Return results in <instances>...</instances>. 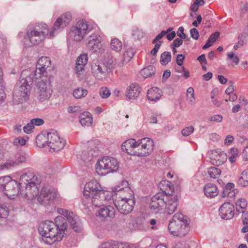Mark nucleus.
<instances>
[{"mask_svg":"<svg viewBox=\"0 0 248 248\" xmlns=\"http://www.w3.org/2000/svg\"><path fill=\"white\" fill-rule=\"evenodd\" d=\"M71 20V14L70 12H67L57 19L53 26L50 30L46 24L45 23L40 24L27 33L24 45L26 46H31L41 43L46 38L54 37L55 33L59 32L64 29Z\"/></svg>","mask_w":248,"mask_h":248,"instance_id":"f257e3e1","label":"nucleus"},{"mask_svg":"<svg viewBox=\"0 0 248 248\" xmlns=\"http://www.w3.org/2000/svg\"><path fill=\"white\" fill-rule=\"evenodd\" d=\"M55 222L46 221L41 222L38 228V231L42 236V241L45 243L52 245L55 242L60 241L65 235L67 229L66 219L62 216L55 218Z\"/></svg>","mask_w":248,"mask_h":248,"instance_id":"f03ea898","label":"nucleus"},{"mask_svg":"<svg viewBox=\"0 0 248 248\" xmlns=\"http://www.w3.org/2000/svg\"><path fill=\"white\" fill-rule=\"evenodd\" d=\"M82 202L85 206L92 204L95 207H100L111 200L112 193L105 190L96 180H92L86 184L83 190Z\"/></svg>","mask_w":248,"mask_h":248,"instance_id":"7ed1b4c3","label":"nucleus"},{"mask_svg":"<svg viewBox=\"0 0 248 248\" xmlns=\"http://www.w3.org/2000/svg\"><path fill=\"white\" fill-rule=\"evenodd\" d=\"M34 73L33 70H23L15 86L13 94V103L21 104L29 99Z\"/></svg>","mask_w":248,"mask_h":248,"instance_id":"20e7f679","label":"nucleus"},{"mask_svg":"<svg viewBox=\"0 0 248 248\" xmlns=\"http://www.w3.org/2000/svg\"><path fill=\"white\" fill-rule=\"evenodd\" d=\"M39 183L37 177L31 172L22 175L19 179L20 195L29 200L32 199L38 193L37 185Z\"/></svg>","mask_w":248,"mask_h":248,"instance_id":"39448f33","label":"nucleus"},{"mask_svg":"<svg viewBox=\"0 0 248 248\" xmlns=\"http://www.w3.org/2000/svg\"><path fill=\"white\" fill-rule=\"evenodd\" d=\"M168 229L170 233L175 236L182 237L189 231L187 217L181 213H177L170 220Z\"/></svg>","mask_w":248,"mask_h":248,"instance_id":"423d86ee","label":"nucleus"},{"mask_svg":"<svg viewBox=\"0 0 248 248\" xmlns=\"http://www.w3.org/2000/svg\"><path fill=\"white\" fill-rule=\"evenodd\" d=\"M127 195L123 194L121 197L116 199L115 202L111 198L108 202L112 201L113 204L116 207L118 211L123 214H127L130 213L135 205L134 193L131 188H127Z\"/></svg>","mask_w":248,"mask_h":248,"instance_id":"0eeeda50","label":"nucleus"},{"mask_svg":"<svg viewBox=\"0 0 248 248\" xmlns=\"http://www.w3.org/2000/svg\"><path fill=\"white\" fill-rule=\"evenodd\" d=\"M119 168L117 160L112 157L104 156L98 159L96 164V170L102 175L116 171Z\"/></svg>","mask_w":248,"mask_h":248,"instance_id":"6e6552de","label":"nucleus"},{"mask_svg":"<svg viewBox=\"0 0 248 248\" xmlns=\"http://www.w3.org/2000/svg\"><path fill=\"white\" fill-rule=\"evenodd\" d=\"M36 88L37 98L41 102L47 100L53 92L51 81L47 78L39 81L36 84Z\"/></svg>","mask_w":248,"mask_h":248,"instance_id":"1a4fd4ad","label":"nucleus"},{"mask_svg":"<svg viewBox=\"0 0 248 248\" xmlns=\"http://www.w3.org/2000/svg\"><path fill=\"white\" fill-rule=\"evenodd\" d=\"M65 144V141L60 137L56 131L51 130L47 133V145L54 151H60Z\"/></svg>","mask_w":248,"mask_h":248,"instance_id":"9d476101","label":"nucleus"},{"mask_svg":"<svg viewBox=\"0 0 248 248\" xmlns=\"http://www.w3.org/2000/svg\"><path fill=\"white\" fill-rule=\"evenodd\" d=\"M107 65L104 63L93 62L91 65L92 73L94 76L98 79H102L106 76L107 68H113L115 65L114 61L111 59L106 62Z\"/></svg>","mask_w":248,"mask_h":248,"instance_id":"9b49d317","label":"nucleus"},{"mask_svg":"<svg viewBox=\"0 0 248 248\" xmlns=\"http://www.w3.org/2000/svg\"><path fill=\"white\" fill-rule=\"evenodd\" d=\"M89 31V26L85 20H80L72 27L71 36L77 42L81 41Z\"/></svg>","mask_w":248,"mask_h":248,"instance_id":"f8f14e48","label":"nucleus"},{"mask_svg":"<svg viewBox=\"0 0 248 248\" xmlns=\"http://www.w3.org/2000/svg\"><path fill=\"white\" fill-rule=\"evenodd\" d=\"M57 196L58 193L55 190L44 187L37 198V201L41 204L47 205L53 203Z\"/></svg>","mask_w":248,"mask_h":248,"instance_id":"ddd939ff","label":"nucleus"},{"mask_svg":"<svg viewBox=\"0 0 248 248\" xmlns=\"http://www.w3.org/2000/svg\"><path fill=\"white\" fill-rule=\"evenodd\" d=\"M51 65V61L48 57H42L40 58L37 62L36 69H28L26 70H33L34 75L33 79L35 78L37 79L41 78L42 76L46 73V69Z\"/></svg>","mask_w":248,"mask_h":248,"instance_id":"4468645a","label":"nucleus"},{"mask_svg":"<svg viewBox=\"0 0 248 248\" xmlns=\"http://www.w3.org/2000/svg\"><path fill=\"white\" fill-rule=\"evenodd\" d=\"M57 211L59 214L66 218L75 232H80L81 231L82 228L80 225L78 217L73 212L63 208H58Z\"/></svg>","mask_w":248,"mask_h":248,"instance_id":"2eb2a0df","label":"nucleus"},{"mask_svg":"<svg viewBox=\"0 0 248 248\" xmlns=\"http://www.w3.org/2000/svg\"><path fill=\"white\" fill-rule=\"evenodd\" d=\"M87 40V47L92 53H100L103 50L101 37L98 34L93 33L91 35Z\"/></svg>","mask_w":248,"mask_h":248,"instance_id":"dca6fc26","label":"nucleus"},{"mask_svg":"<svg viewBox=\"0 0 248 248\" xmlns=\"http://www.w3.org/2000/svg\"><path fill=\"white\" fill-rule=\"evenodd\" d=\"M19 183L16 180H13L9 183L2 191L5 195L10 199H15L20 195Z\"/></svg>","mask_w":248,"mask_h":248,"instance_id":"f3484780","label":"nucleus"},{"mask_svg":"<svg viewBox=\"0 0 248 248\" xmlns=\"http://www.w3.org/2000/svg\"><path fill=\"white\" fill-rule=\"evenodd\" d=\"M178 200L177 193L165 195V205L167 214L170 215L176 211L178 205Z\"/></svg>","mask_w":248,"mask_h":248,"instance_id":"a211bd4d","label":"nucleus"},{"mask_svg":"<svg viewBox=\"0 0 248 248\" xmlns=\"http://www.w3.org/2000/svg\"><path fill=\"white\" fill-rule=\"evenodd\" d=\"M234 206L229 202H224L219 209V215L224 219H231L234 215Z\"/></svg>","mask_w":248,"mask_h":248,"instance_id":"6ab92c4d","label":"nucleus"},{"mask_svg":"<svg viewBox=\"0 0 248 248\" xmlns=\"http://www.w3.org/2000/svg\"><path fill=\"white\" fill-rule=\"evenodd\" d=\"M212 163L217 166L222 165L227 160V156L225 153L219 150H213L210 154Z\"/></svg>","mask_w":248,"mask_h":248,"instance_id":"aec40b11","label":"nucleus"},{"mask_svg":"<svg viewBox=\"0 0 248 248\" xmlns=\"http://www.w3.org/2000/svg\"><path fill=\"white\" fill-rule=\"evenodd\" d=\"M165 195L163 193H158L154 196L151 201L150 208L159 211L165 205Z\"/></svg>","mask_w":248,"mask_h":248,"instance_id":"412c9836","label":"nucleus"},{"mask_svg":"<svg viewBox=\"0 0 248 248\" xmlns=\"http://www.w3.org/2000/svg\"><path fill=\"white\" fill-rule=\"evenodd\" d=\"M107 202L110 204H113L112 201H110V203L107 202L106 203L102 204L103 206L101 207L97 212L98 216L100 217L105 218L108 217H111L114 216L115 213V209L113 206L112 205H107Z\"/></svg>","mask_w":248,"mask_h":248,"instance_id":"4be33fe9","label":"nucleus"},{"mask_svg":"<svg viewBox=\"0 0 248 248\" xmlns=\"http://www.w3.org/2000/svg\"><path fill=\"white\" fill-rule=\"evenodd\" d=\"M26 157L25 155L20 154L16 160H9L0 165V170H8L18 165L20 163L25 162Z\"/></svg>","mask_w":248,"mask_h":248,"instance_id":"5701e85b","label":"nucleus"},{"mask_svg":"<svg viewBox=\"0 0 248 248\" xmlns=\"http://www.w3.org/2000/svg\"><path fill=\"white\" fill-rule=\"evenodd\" d=\"M144 156L150 155L154 149V142L149 138H144L140 140Z\"/></svg>","mask_w":248,"mask_h":248,"instance_id":"b1692460","label":"nucleus"},{"mask_svg":"<svg viewBox=\"0 0 248 248\" xmlns=\"http://www.w3.org/2000/svg\"><path fill=\"white\" fill-rule=\"evenodd\" d=\"M88 60V55L86 53L80 54L77 58L75 69L76 73L78 76L84 70V67L87 63Z\"/></svg>","mask_w":248,"mask_h":248,"instance_id":"393cba45","label":"nucleus"},{"mask_svg":"<svg viewBox=\"0 0 248 248\" xmlns=\"http://www.w3.org/2000/svg\"><path fill=\"white\" fill-rule=\"evenodd\" d=\"M137 145V140L131 139L125 140L122 145V149L128 154L134 155Z\"/></svg>","mask_w":248,"mask_h":248,"instance_id":"a878e982","label":"nucleus"},{"mask_svg":"<svg viewBox=\"0 0 248 248\" xmlns=\"http://www.w3.org/2000/svg\"><path fill=\"white\" fill-rule=\"evenodd\" d=\"M140 93V87L137 84H131L127 88L126 96L129 99H135Z\"/></svg>","mask_w":248,"mask_h":248,"instance_id":"bb28decb","label":"nucleus"},{"mask_svg":"<svg viewBox=\"0 0 248 248\" xmlns=\"http://www.w3.org/2000/svg\"><path fill=\"white\" fill-rule=\"evenodd\" d=\"M161 90L157 87H153L148 90L147 93L148 99L152 102L158 101L162 96Z\"/></svg>","mask_w":248,"mask_h":248,"instance_id":"cd10ccee","label":"nucleus"},{"mask_svg":"<svg viewBox=\"0 0 248 248\" xmlns=\"http://www.w3.org/2000/svg\"><path fill=\"white\" fill-rule=\"evenodd\" d=\"M159 187L164 195H170L172 194L177 193L174 190V186L168 181H162L159 184Z\"/></svg>","mask_w":248,"mask_h":248,"instance_id":"c85d7f7f","label":"nucleus"},{"mask_svg":"<svg viewBox=\"0 0 248 248\" xmlns=\"http://www.w3.org/2000/svg\"><path fill=\"white\" fill-rule=\"evenodd\" d=\"M205 195L210 198L217 196L218 194L217 186L213 184L209 183L205 185L203 189Z\"/></svg>","mask_w":248,"mask_h":248,"instance_id":"c756f323","label":"nucleus"},{"mask_svg":"<svg viewBox=\"0 0 248 248\" xmlns=\"http://www.w3.org/2000/svg\"><path fill=\"white\" fill-rule=\"evenodd\" d=\"M79 122L83 126H90L93 124V118L89 112L85 111L81 113L79 117Z\"/></svg>","mask_w":248,"mask_h":248,"instance_id":"7c9ffc66","label":"nucleus"},{"mask_svg":"<svg viewBox=\"0 0 248 248\" xmlns=\"http://www.w3.org/2000/svg\"><path fill=\"white\" fill-rule=\"evenodd\" d=\"M98 248H131L125 244H117L114 241H108L102 243Z\"/></svg>","mask_w":248,"mask_h":248,"instance_id":"2f4dec72","label":"nucleus"},{"mask_svg":"<svg viewBox=\"0 0 248 248\" xmlns=\"http://www.w3.org/2000/svg\"><path fill=\"white\" fill-rule=\"evenodd\" d=\"M128 183L126 180H123L120 184L116 186L115 187V191L116 192H120V195L123 194L127 195V188H130L128 186Z\"/></svg>","mask_w":248,"mask_h":248,"instance_id":"473e14b6","label":"nucleus"},{"mask_svg":"<svg viewBox=\"0 0 248 248\" xmlns=\"http://www.w3.org/2000/svg\"><path fill=\"white\" fill-rule=\"evenodd\" d=\"M88 93L87 90L81 87H78L73 91V94L75 98L77 99H81L85 96Z\"/></svg>","mask_w":248,"mask_h":248,"instance_id":"72a5a7b5","label":"nucleus"},{"mask_svg":"<svg viewBox=\"0 0 248 248\" xmlns=\"http://www.w3.org/2000/svg\"><path fill=\"white\" fill-rule=\"evenodd\" d=\"M155 72V67L152 65H150L141 70L140 71V74L143 77V78H146L154 75Z\"/></svg>","mask_w":248,"mask_h":248,"instance_id":"f704fd0d","label":"nucleus"},{"mask_svg":"<svg viewBox=\"0 0 248 248\" xmlns=\"http://www.w3.org/2000/svg\"><path fill=\"white\" fill-rule=\"evenodd\" d=\"M238 184L242 186L245 187L248 186V169L244 170L241 176L239 177Z\"/></svg>","mask_w":248,"mask_h":248,"instance_id":"c9c22d12","label":"nucleus"},{"mask_svg":"<svg viewBox=\"0 0 248 248\" xmlns=\"http://www.w3.org/2000/svg\"><path fill=\"white\" fill-rule=\"evenodd\" d=\"M219 35L220 33L218 31H216L212 33L209 37L206 44L203 46L202 49H205L211 46L217 40Z\"/></svg>","mask_w":248,"mask_h":248,"instance_id":"e433bc0d","label":"nucleus"},{"mask_svg":"<svg viewBox=\"0 0 248 248\" xmlns=\"http://www.w3.org/2000/svg\"><path fill=\"white\" fill-rule=\"evenodd\" d=\"M134 54L135 51L134 49L132 48H128L123 54V63L122 65L129 62L130 60L132 58ZM120 65L121 66V64H120Z\"/></svg>","mask_w":248,"mask_h":248,"instance_id":"4c0bfd02","label":"nucleus"},{"mask_svg":"<svg viewBox=\"0 0 248 248\" xmlns=\"http://www.w3.org/2000/svg\"><path fill=\"white\" fill-rule=\"evenodd\" d=\"M110 47L112 50L115 52H120L123 48V44L122 42L117 38L111 39L110 42Z\"/></svg>","mask_w":248,"mask_h":248,"instance_id":"58836bf2","label":"nucleus"},{"mask_svg":"<svg viewBox=\"0 0 248 248\" xmlns=\"http://www.w3.org/2000/svg\"><path fill=\"white\" fill-rule=\"evenodd\" d=\"M207 172L211 178L217 179L220 175L221 171L220 169L216 167H212L209 168Z\"/></svg>","mask_w":248,"mask_h":248,"instance_id":"ea45409f","label":"nucleus"},{"mask_svg":"<svg viewBox=\"0 0 248 248\" xmlns=\"http://www.w3.org/2000/svg\"><path fill=\"white\" fill-rule=\"evenodd\" d=\"M36 143L39 147H44L47 145V138L43 135H38L36 138Z\"/></svg>","mask_w":248,"mask_h":248,"instance_id":"a19ab883","label":"nucleus"},{"mask_svg":"<svg viewBox=\"0 0 248 248\" xmlns=\"http://www.w3.org/2000/svg\"><path fill=\"white\" fill-rule=\"evenodd\" d=\"M171 54L169 52H164L161 55L160 57V63L163 65H165L168 63L171 60Z\"/></svg>","mask_w":248,"mask_h":248,"instance_id":"79ce46f5","label":"nucleus"},{"mask_svg":"<svg viewBox=\"0 0 248 248\" xmlns=\"http://www.w3.org/2000/svg\"><path fill=\"white\" fill-rule=\"evenodd\" d=\"M13 180L9 176L0 177V189L3 190L6 185L11 182Z\"/></svg>","mask_w":248,"mask_h":248,"instance_id":"37998d69","label":"nucleus"},{"mask_svg":"<svg viewBox=\"0 0 248 248\" xmlns=\"http://www.w3.org/2000/svg\"><path fill=\"white\" fill-rule=\"evenodd\" d=\"M9 210L5 204L0 203V218H5L9 215Z\"/></svg>","mask_w":248,"mask_h":248,"instance_id":"c03bdc74","label":"nucleus"},{"mask_svg":"<svg viewBox=\"0 0 248 248\" xmlns=\"http://www.w3.org/2000/svg\"><path fill=\"white\" fill-rule=\"evenodd\" d=\"M186 98L191 105L194 104V91L192 87H189L187 89L186 92Z\"/></svg>","mask_w":248,"mask_h":248,"instance_id":"a18cd8bd","label":"nucleus"},{"mask_svg":"<svg viewBox=\"0 0 248 248\" xmlns=\"http://www.w3.org/2000/svg\"><path fill=\"white\" fill-rule=\"evenodd\" d=\"M144 34L141 30L137 27L132 29V36L135 39L140 40L143 37Z\"/></svg>","mask_w":248,"mask_h":248,"instance_id":"49530a36","label":"nucleus"},{"mask_svg":"<svg viewBox=\"0 0 248 248\" xmlns=\"http://www.w3.org/2000/svg\"><path fill=\"white\" fill-rule=\"evenodd\" d=\"M134 155L139 157L144 156L140 143V140L137 141V145L136 146V149Z\"/></svg>","mask_w":248,"mask_h":248,"instance_id":"de8ad7c7","label":"nucleus"},{"mask_svg":"<svg viewBox=\"0 0 248 248\" xmlns=\"http://www.w3.org/2000/svg\"><path fill=\"white\" fill-rule=\"evenodd\" d=\"M172 30V28H170L166 31H161V32L159 34H158L156 36V37L153 40V43L155 44L157 43H159V41H161L160 40L162 39V38L165 35H166L168 33H169Z\"/></svg>","mask_w":248,"mask_h":248,"instance_id":"09e8293b","label":"nucleus"},{"mask_svg":"<svg viewBox=\"0 0 248 248\" xmlns=\"http://www.w3.org/2000/svg\"><path fill=\"white\" fill-rule=\"evenodd\" d=\"M99 93L100 96L104 99L108 98L110 95V90L105 87H101Z\"/></svg>","mask_w":248,"mask_h":248,"instance_id":"8fccbe9b","label":"nucleus"},{"mask_svg":"<svg viewBox=\"0 0 248 248\" xmlns=\"http://www.w3.org/2000/svg\"><path fill=\"white\" fill-rule=\"evenodd\" d=\"M236 209H245L247 206V202L245 199L240 198L236 202Z\"/></svg>","mask_w":248,"mask_h":248,"instance_id":"3c124183","label":"nucleus"},{"mask_svg":"<svg viewBox=\"0 0 248 248\" xmlns=\"http://www.w3.org/2000/svg\"><path fill=\"white\" fill-rule=\"evenodd\" d=\"M237 155V150L235 149H232L230 151L228 159L231 163H234L236 160Z\"/></svg>","mask_w":248,"mask_h":248,"instance_id":"603ef678","label":"nucleus"},{"mask_svg":"<svg viewBox=\"0 0 248 248\" xmlns=\"http://www.w3.org/2000/svg\"><path fill=\"white\" fill-rule=\"evenodd\" d=\"M194 131V127L189 126L184 128L181 131V133L184 136L187 137L193 133Z\"/></svg>","mask_w":248,"mask_h":248,"instance_id":"864d4df0","label":"nucleus"},{"mask_svg":"<svg viewBox=\"0 0 248 248\" xmlns=\"http://www.w3.org/2000/svg\"><path fill=\"white\" fill-rule=\"evenodd\" d=\"M228 58L232 60L236 65L238 64L239 62V59L237 56L234 55L233 52H229L227 54Z\"/></svg>","mask_w":248,"mask_h":248,"instance_id":"5fc2aeb1","label":"nucleus"},{"mask_svg":"<svg viewBox=\"0 0 248 248\" xmlns=\"http://www.w3.org/2000/svg\"><path fill=\"white\" fill-rule=\"evenodd\" d=\"M184 28L183 27H180L177 31V35L181 39L189 40V38L187 37L186 35L184 32Z\"/></svg>","mask_w":248,"mask_h":248,"instance_id":"6e6d98bb","label":"nucleus"},{"mask_svg":"<svg viewBox=\"0 0 248 248\" xmlns=\"http://www.w3.org/2000/svg\"><path fill=\"white\" fill-rule=\"evenodd\" d=\"M27 140L22 138H18L15 139L13 143L14 145L16 146H23L26 144V142Z\"/></svg>","mask_w":248,"mask_h":248,"instance_id":"4d7b16f0","label":"nucleus"},{"mask_svg":"<svg viewBox=\"0 0 248 248\" xmlns=\"http://www.w3.org/2000/svg\"><path fill=\"white\" fill-rule=\"evenodd\" d=\"M30 122H31V124H32L34 127L35 126L41 125L44 123L43 119L38 118L32 119Z\"/></svg>","mask_w":248,"mask_h":248,"instance_id":"13d9d810","label":"nucleus"},{"mask_svg":"<svg viewBox=\"0 0 248 248\" xmlns=\"http://www.w3.org/2000/svg\"><path fill=\"white\" fill-rule=\"evenodd\" d=\"M34 128V126L32 124H31V122H30L23 127V130L25 133L29 134L33 131Z\"/></svg>","mask_w":248,"mask_h":248,"instance_id":"bf43d9fd","label":"nucleus"},{"mask_svg":"<svg viewBox=\"0 0 248 248\" xmlns=\"http://www.w3.org/2000/svg\"><path fill=\"white\" fill-rule=\"evenodd\" d=\"M191 37L195 40H197L199 37V33L196 28H192L190 30Z\"/></svg>","mask_w":248,"mask_h":248,"instance_id":"052dcab7","label":"nucleus"},{"mask_svg":"<svg viewBox=\"0 0 248 248\" xmlns=\"http://www.w3.org/2000/svg\"><path fill=\"white\" fill-rule=\"evenodd\" d=\"M67 111L69 113H74L80 111V107L78 106H69L67 108Z\"/></svg>","mask_w":248,"mask_h":248,"instance_id":"680f3d73","label":"nucleus"},{"mask_svg":"<svg viewBox=\"0 0 248 248\" xmlns=\"http://www.w3.org/2000/svg\"><path fill=\"white\" fill-rule=\"evenodd\" d=\"M222 116L220 115H215L209 118V120L211 122H221L222 120Z\"/></svg>","mask_w":248,"mask_h":248,"instance_id":"e2e57ef3","label":"nucleus"},{"mask_svg":"<svg viewBox=\"0 0 248 248\" xmlns=\"http://www.w3.org/2000/svg\"><path fill=\"white\" fill-rule=\"evenodd\" d=\"M234 185L232 183H228L225 186V189L223 191V194H226V192H228L229 191L232 190L234 189ZM225 195H224V196Z\"/></svg>","mask_w":248,"mask_h":248,"instance_id":"0e129e2a","label":"nucleus"},{"mask_svg":"<svg viewBox=\"0 0 248 248\" xmlns=\"http://www.w3.org/2000/svg\"><path fill=\"white\" fill-rule=\"evenodd\" d=\"M162 41H159V43H157L155 44V46L154 48L151 50V54L153 55H155L157 53L158 51L160 46L161 45Z\"/></svg>","mask_w":248,"mask_h":248,"instance_id":"69168bd1","label":"nucleus"},{"mask_svg":"<svg viewBox=\"0 0 248 248\" xmlns=\"http://www.w3.org/2000/svg\"><path fill=\"white\" fill-rule=\"evenodd\" d=\"M185 59V56L182 54H178L176 58V62L179 66H182Z\"/></svg>","mask_w":248,"mask_h":248,"instance_id":"338daca9","label":"nucleus"},{"mask_svg":"<svg viewBox=\"0 0 248 248\" xmlns=\"http://www.w3.org/2000/svg\"><path fill=\"white\" fill-rule=\"evenodd\" d=\"M234 138L232 136L228 135L224 140V144L226 145H230L233 140Z\"/></svg>","mask_w":248,"mask_h":248,"instance_id":"774afa93","label":"nucleus"}]
</instances>
